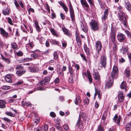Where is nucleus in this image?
Returning <instances> with one entry per match:
<instances>
[{"instance_id":"obj_39","label":"nucleus","mask_w":131,"mask_h":131,"mask_svg":"<svg viewBox=\"0 0 131 131\" xmlns=\"http://www.w3.org/2000/svg\"><path fill=\"white\" fill-rule=\"evenodd\" d=\"M83 102L86 104L88 105L89 102V100L88 98L86 97L84 100Z\"/></svg>"},{"instance_id":"obj_22","label":"nucleus","mask_w":131,"mask_h":131,"mask_svg":"<svg viewBox=\"0 0 131 131\" xmlns=\"http://www.w3.org/2000/svg\"><path fill=\"white\" fill-rule=\"evenodd\" d=\"M5 102L3 100H0V108H3L6 107Z\"/></svg>"},{"instance_id":"obj_24","label":"nucleus","mask_w":131,"mask_h":131,"mask_svg":"<svg viewBox=\"0 0 131 131\" xmlns=\"http://www.w3.org/2000/svg\"><path fill=\"white\" fill-rule=\"evenodd\" d=\"M126 83L125 82L123 81L120 85V88L122 89H126Z\"/></svg>"},{"instance_id":"obj_63","label":"nucleus","mask_w":131,"mask_h":131,"mask_svg":"<svg viewBox=\"0 0 131 131\" xmlns=\"http://www.w3.org/2000/svg\"><path fill=\"white\" fill-rule=\"evenodd\" d=\"M14 101V100L13 99L12 97L9 99L8 100V102L9 103H13Z\"/></svg>"},{"instance_id":"obj_9","label":"nucleus","mask_w":131,"mask_h":131,"mask_svg":"<svg viewBox=\"0 0 131 131\" xmlns=\"http://www.w3.org/2000/svg\"><path fill=\"white\" fill-rule=\"evenodd\" d=\"M84 74L88 79L89 83L90 84L92 83L93 82L92 78L89 71L87 70V73H84Z\"/></svg>"},{"instance_id":"obj_52","label":"nucleus","mask_w":131,"mask_h":131,"mask_svg":"<svg viewBox=\"0 0 131 131\" xmlns=\"http://www.w3.org/2000/svg\"><path fill=\"white\" fill-rule=\"evenodd\" d=\"M118 118V115L117 114H115L113 118V120L115 123H116V121Z\"/></svg>"},{"instance_id":"obj_41","label":"nucleus","mask_w":131,"mask_h":131,"mask_svg":"<svg viewBox=\"0 0 131 131\" xmlns=\"http://www.w3.org/2000/svg\"><path fill=\"white\" fill-rule=\"evenodd\" d=\"M118 14L119 18L122 17H124V16H125L124 13L122 12H119L118 13Z\"/></svg>"},{"instance_id":"obj_53","label":"nucleus","mask_w":131,"mask_h":131,"mask_svg":"<svg viewBox=\"0 0 131 131\" xmlns=\"http://www.w3.org/2000/svg\"><path fill=\"white\" fill-rule=\"evenodd\" d=\"M104 26L103 27V31H104L105 32L107 30V23H106V25H105V24H104Z\"/></svg>"},{"instance_id":"obj_19","label":"nucleus","mask_w":131,"mask_h":131,"mask_svg":"<svg viewBox=\"0 0 131 131\" xmlns=\"http://www.w3.org/2000/svg\"><path fill=\"white\" fill-rule=\"evenodd\" d=\"M80 2L82 6H85L86 8L89 7V5L87 3L86 0H80Z\"/></svg>"},{"instance_id":"obj_4","label":"nucleus","mask_w":131,"mask_h":131,"mask_svg":"<svg viewBox=\"0 0 131 131\" xmlns=\"http://www.w3.org/2000/svg\"><path fill=\"white\" fill-rule=\"evenodd\" d=\"M108 14V10L107 9H105L104 13L103 16L102 18V21L104 24L106 25L108 21L107 19Z\"/></svg>"},{"instance_id":"obj_30","label":"nucleus","mask_w":131,"mask_h":131,"mask_svg":"<svg viewBox=\"0 0 131 131\" xmlns=\"http://www.w3.org/2000/svg\"><path fill=\"white\" fill-rule=\"evenodd\" d=\"M1 56L2 59L5 62L7 63L8 64H9L10 62V61L9 60V59H7L2 54H1Z\"/></svg>"},{"instance_id":"obj_51","label":"nucleus","mask_w":131,"mask_h":131,"mask_svg":"<svg viewBox=\"0 0 131 131\" xmlns=\"http://www.w3.org/2000/svg\"><path fill=\"white\" fill-rule=\"evenodd\" d=\"M73 76L71 78L69 77L68 80V81L69 82L71 83H73L74 82V80L72 78Z\"/></svg>"},{"instance_id":"obj_3","label":"nucleus","mask_w":131,"mask_h":131,"mask_svg":"<svg viewBox=\"0 0 131 131\" xmlns=\"http://www.w3.org/2000/svg\"><path fill=\"white\" fill-rule=\"evenodd\" d=\"M50 78L48 77H45L44 79L41 81L39 82L38 85H47L49 83Z\"/></svg>"},{"instance_id":"obj_49","label":"nucleus","mask_w":131,"mask_h":131,"mask_svg":"<svg viewBox=\"0 0 131 131\" xmlns=\"http://www.w3.org/2000/svg\"><path fill=\"white\" fill-rule=\"evenodd\" d=\"M53 56L55 59L56 60L57 59L58 56L57 55V52H54L53 54Z\"/></svg>"},{"instance_id":"obj_58","label":"nucleus","mask_w":131,"mask_h":131,"mask_svg":"<svg viewBox=\"0 0 131 131\" xmlns=\"http://www.w3.org/2000/svg\"><path fill=\"white\" fill-rule=\"evenodd\" d=\"M23 68V67L21 66V65H19L17 66L16 68V69L18 70L19 69H24Z\"/></svg>"},{"instance_id":"obj_23","label":"nucleus","mask_w":131,"mask_h":131,"mask_svg":"<svg viewBox=\"0 0 131 131\" xmlns=\"http://www.w3.org/2000/svg\"><path fill=\"white\" fill-rule=\"evenodd\" d=\"M10 9L8 8H6L4 9L3 11V14L5 15H8L9 14Z\"/></svg>"},{"instance_id":"obj_18","label":"nucleus","mask_w":131,"mask_h":131,"mask_svg":"<svg viewBox=\"0 0 131 131\" xmlns=\"http://www.w3.org/2000/svg\"><path fill=\"white\" fill-rule=\"evenodd\" d=\"M77 125H78V127L80 129H82L83 128V125L82 121L81 120L80 118H79L77 121Z\"/></svg>"},{"instance_id":"obj_17","label":"nucleus","mask_w":131,"mask_h":131,"mask_svg":"<svg viewBox=\"0 0 131 131\" xmlns=\"http://www.w3.org/2000/svg\"><path fill=\"white\" fill-rule=\"evenodd\" d=\"M111 36L112 41L113 43H115L116 40L115 32L113 30L111 32Z\"/></svg>"},{"instance_id":"obj_38","label":"nucleus","mask_w":131,"mask_h":131,"mask_svg":"<svg viewBox=\"0 0 131 131\" xmlns=\"http://www.w3.org/2000/svg\"><path fill=\"white\" fill-rule=\"evenodd\" d=\"M63 9L66 12H67L68 11V8L64 4L62 3V5H61Z\"/></svg>"},{"instance_id":"obj_5","label":"nucleus","mask_w":131,"mask_h":131,"mask_svg":"<svg viewBox=\"0 0 131 131\" xmlns=\"http://www.w3.org/2000/svg\"><path fill=\"white\" fill-rule=\"evenodd\" d=\"M69 4V8L70 17L71 18L72 20L73 21L75 19V15L74 10L71 3L70 2Z\"/></svg>"},{"instance_id":"obj_15","label":"nucleus","mask_w":131,"mask_h":131,"mask_svg":"<svg viewBox=\"0 0 131 131\" xmlns=\"http://www.w3.org/2000/svg\"><path fill=\"white\" fill-rule=\"evenodd\" d=\"M34 25L37 31L38 32H40L41 31V29L39 26L38 21L36 20L35 21Z\"/></svg>"},{"instance_id":"obj_35","label":"nucleus","mask_w":131,"mask_h":131,"mask_svg":"<svg viewBox=\"0 0 131 131\" xmlns=\"http://www.w3.org/2000/svg\"><path fill=\"white\" fill-rule=\"evenodd\" d=\"M5 114L7 116L11 117H14L15 116V115L14 114L12 113V112H5Z\"/></svg>"},{"instance_id":"obj_21","label":"nucleus","mask_w":131,"mask_h":131,"mask_svg":"<svg viewBox=\"0 0 131 131\" xmlns=\"http://www.w3.org/2000/svg\"><path fill=\"white\" fill-rule=\"evenodd\" d=\"M5 80L7 82L9 83H12V81L11 77L9 74H7L5 76Z\"/></svg>"},{"instance_id":"obj_32","label":"nucleus","mask_w":131,"mask_h":131,"mask_svg":"<svg viewBox=\"0 0 131 131\" xmlns=\"http://www.w3.org/2000/svg\"><path fill=\"white\" fill-rule=\"evenodd\" d=\"M68 70L69 72L71 75L73 76L74 74V72L72 67L70 66L68 67Z\"/></svg>"},{"instance_id":"obj_43","label":"nucleus","mask_w":131,"mask_h":131,"mask_svg":"<svg viewBox=\"0 0 131 131\" xmlns=\"http://www.w3.org/2000/svg\"><path fill=\"white\" fill-rule=\"evenodd\" d=\"M125 32L129 38H131V33L129 31L126 30L125 31Z\"/></svg>"},{"instance_id":"obj_59","label":"nucleus","mask_w":131,"mask_h":131,"mask_svg":"<svg viewBox=\"0 0 131 131\" xmlns=\"http://www.w3.org/2000/svg\"><path fill=\"white\" fill-rule=\"evenodd\" d=\"M8 23L10 25H13V23L12 22V20L11 19L9 18H8Z\"/></svg>"},{"instance_id":"obj_12","label":"nucleus","mask_w":131,"mask_h":131,"mask_svg":"<svg viewBox=\"0 0 131 131\" xmlns=\"http://www.w3.org/2000/svg\"><path fill=\"white\" fill-rule=\"evenodd\" d=\"M124 3L126 9L129 11H131V5L129 2L128 0L126 1Z\"/></svg>"},{"instance_id":"obj_27","label":"nucleus","mask_w":131,"mask_h":131,"mask_svg":"<svg viewBox=\"0 0 131 131\" xmlns=\"http://www.w3.org/2000/svg\"><path fill=\"white\" fill-rule=\"evenodd\" d=\"M57 122L56 123H57L55 124V126L57 129L60 131H62V129L61 128V127L60 126V122H59L60 120L58 119H57Z\"/></svg>"},{"instance_id":"obj_44","label":"nucleus","mask_w":131,"mask_h":131,"mask_svg":"<svg viewBox=\"0 0 131 131\" xmlns=\"http://www.w3.org/2000/svg\"><path fill=\"white\" fill-rule=\"evenodd\" d=\"M121 119V116L120 115H119L118 117V118L117 119V122H116V123L118 125H119Z\"/></svg>"},{"instance_id":"obj_29","label":"nucleus","mask_w":131,"mask_h":131,"mask_svg":"<svg viewBox=\"0 0 131 131\" xmlns=\"http://www.w3.org/2000/svg\"><path fill=\"white\" fill-rule=\"evenodd\" d=\"M29 68L30 72H34L37 71L36 68L35 66H30L29 67Z\"/></svg>"},{"instance_id":"obj_33","label":"nucleus","mask_w":131,"mask_h":131,"mask_svg":"<svg viewBox=\"0 0 131 131\" xmlns=\"http://www.w3.org/2000/svg\"><path fill=\"white\" fill-rule=\"evenodd\" d=\"M131 128V123H129L127 124L125 128L126 131H129Z\"/></svg>"},{"instance_id":"obj_1","label":"nucleus","mask_w":131,"mask_h":131,"mask_svg":"<svg viewBox=\"0 0 131 131\" xmlns=\"http://www.w3.org/2000/svg\"><path fill=\"white\" fill-rule=\"evenodd\" d=\"M118 68L116 66H114L113 69V71L111 73V78L110 77L108 78L106 83L105 86L106 88H109L112 86L114 79H116L118 77Z\"/></svg>"},{"instance_id":"obj_54","label":"nucleus","mask_w":131,"mask_h":131,"mask_svg":"<svg viewBox=\"0 0 131 131\" xmlns=\"http://www.w3.org/2000/svg\"><path fill=\"white\" fill-rule=\"evenodd\" d=\"M14 4L17 9L19 7V5L17 1L15 0Z\"/></svg>"},{"instance_id":"obj_61","label":"nucleus","mask_w":131,"mask_h":131,"mask_svg":"<svg viewBox=\"0 0 131 131\" xmlns=\"http://www.w3.org/2000/svg\"><path fill=\"white\" fill-rule=\"evenodd\" d=\"M95 93L98 95L100 94V91L99 90L97 89L96 88H95Z\"/></svg>"},{"instance_id":"obj_56","label":"nucleus","mask_w":131,"mask_h":131,"mask_svg":"<svg viewBox=\"0 0 131 131\" xmlns=\"http://www.w3.org/2000/svg\"><path fill=\"white\" fill-rule=\"evenodd\" d=\"M50 115L52 117H54L56 116V114L53 112H51L50 113Z\"/></svg>"},{"instance_id":"obj_25","label":"nucleus","mask_w":131,"mask_h":131,"mask_svg":"<svg viewBox=\"0 0 131 131\" xmlns=\"http://www.w3.org/2000/svg\"><path fill=\"white\" fill-rule=\"evenodd\" d=\"M96 49H101L102 46L101 43L99 41H97L96 43Z\"/></svg>"},{"instance_id":"obj_2","label":"nucleus","mask_w":131,"mask_h":131,"mask_svg":"<svg viewBox=\"0 0 131 131\" xmlns=\"http://www.w3.org/2000/svg\"><path fill=\"white\" fill-rule=\"evenodd\" d=\"M90 24L91 29L95 31L99 29V23L98 22L92 20L90 22Z\"/></svg>"},{"instance_id":"obj_42","label":"nucleus","mask_w":131,"mask_h":131,"mask_svg":"<svg viewBox=\"0 0 131 131\" xmlns=\"http://www.w3.org/2000/svg\"><path fill=\"white\" fill-rule=\"evenodd\" d=\"M12 48L13 49L17 48V46L16 43L15 42L12 43L11 44Z\"/></svg>"},{"instance_id":"obj_28","label":"nucleus","mask_w":131,"mask_h":131,"mask_svg":"<svg viewBox=\"0 0 131 131\" xmlns=\"http://www.w3.org/2000/svg\"><path fill=\"white\" fill-rule=\"evenodd\" d=\"M76 39L78 46H80L81 45V42L78 35H76Z\"/></svg>"},{"instance_id":"obj_45","label":"nucleus","mask_w":131,"mask_h":131,"mask_svg":"<svg viewBox=\"0 0 131 131\" xmlns=\"http://www.w3.org/2000/svg\"><path fill=\"white\" fill-rule=\"evenodd\" d=\"M2 88L3 89L7 90L10 88V87L8 86L4 85L2 87Z\"/></svg>"},{"instance_id":"obj_37","label":"nucleus","mask_w":131,"mask_h":131,"mask_svg":"<svg viewBox=\"0 0 131 131\" xmlns=\"http://www.w3.org/2000/svg\"><path fill=\"white\" fill-rule=\"evenodd\" d=\"M15 52L16 54L18 56H21L23 55V53L20 51H19L18 52H15Z\"/></svg>"},{"instance_id":"obj_8","label":"nucleus","mask_w":131,"mask_h":131,"mask_svg":"<svg viewBox=\"0 0 131 131\" xmlns=\"http://www.w3.org/2000/svg\"><path fill=\"white\" fill-rule=\"evenodd\" d=\"M118 96L119 102L120 103L122 102L124 99V96L123 92L122 91H119Z\"/></svg>"},{"instance_id":"obj_57","label":"nucleus","mask_w":131,"mask_h":131,"mask_svg":"<svg viewBox=\"0 0 131 131\" xmlns=\"http://www.w3.org/2000/svg\"><path fill=\"white\" fill-rule=\"evenodd\" d=\"M50 41L52 43V44H56L57 45L58 44L59 42H58L54 40H51Z\"/></svg>"},{"instance_id":"obj_13","label":"nucleus","mask_w":131,"mask_h":131,"mask_svg":"<svg viewBox=\"0 0 131 131\" xmlns=\"http://www.w3.org/2000/svg\"><path fill=\"white\" fill-rule=\"evenodd\" d=\"M93 77L95 79L97 80H99L100 79V77L99 73L96 70L94 71Z\"/></svg>"},{"instance_id":"obj_16","label":"nucleus","mask_w":131,"mask_h":131,"mask_svg":"<svg viewBox=\"0 0 131 131\" xmlns=\"http://www.w3.org/2000/svg\"><path fill=\"white\" fill-rule=\"evenodd\" d=\"M0 34H1L3 37H5L6 38H7L8 34L6 32L5 30L3 28H0Z\"/></svg>"},{"instance_id":"obj_55","label":"nucleus","mask_w":131,"mask_h":131,"mask_svg":"<svg viewBox=\"0 0 131 131\" xmlns=\"http://www.w3.org/2000/svg\"><path fill=\"white\" fill-rule=\"evenodd\" d=\"M80 55L82 58H83V60L85 61L86 62H87L85 56L83 54L81 53H80Z\"/></svg>"},{"instance_id":"obj_62","label":"nucleus","mask_w":131,"mask_h":131,"mask_svg":"<svg viewBox=\"0 0 131 131\" xmlns=\"http://www.w3.org/2000/svg\"><path fill=\"white\" fill-rule=\"evenodd\" d=\"M4 45V42L2 41L1 39H0V46L2 48H3V47Z\"/></svg>"},{"instance_id":"obj_60","label":"nucleus","mask_w":131,"mask_h":131,"mask_svg":"<svg viewBox=\"0 0 131 131\" xmlns=\"http://www.w3.org/2000/svg\"><path fill=\"white\" fill-rule=\"evenodd\" d=\"M23 82V81H19L16 82L15 83V84L17 85H19L22 84Z\"/></svg>"},{"instance_id":"obj_64","label":"nucleus","mask_w":131,"mask_h":131,"mask_svg":"<svg viewBox=\"0 0 131 131\" xmlns=\"http://www.w3.org/2000/svg\"><path fill=\"white\" fill-rule=\"evenodd\" d=\"M127 54L129 59L130 60H130H131V53L128 52Z\"/></svg>"},{"instance_id":"obj_11","label":"nucleus","mask_w":131,"mask_h":131,"mask_svg":"<svg viewBox=\"0 0 131 131\" xmlns=\"http://www.w3.org/2000/svg\"><path fill=\"white\" fill-rule=\"evenodd\" d=\"M26 72V70L25 69H21L17 70L16 73L18 76H20L25 74Z\"/></svg>"},{"instance_id":"obj_48","label":"nucleus","mask_w":131,"mask_h":131,"mask_svg":"<svg viewBox=\"0 0 131 131\" xmlns=\"http://www.w3.org/2000/svg\"><path fill=\"white\" fill-rule=\"evenodd\" d=\"M32 59L31 58H24V59H23L22 60V61L23 62H25L27 60L28 61L31 60Z\"/></svg>"},{"instance_id":"obj_50","label":"nucleus","mask_w":131,"mask_h":131,"mask_svg":"<svg viewBox=\"0 0 131 131\" xmlns=\"http://www.w3.org/2000/svg\"><path fill=\"white\" fill-rule=\"evenodd\" d=\"M62 46L64 48H65L67 45V43L66 41H64L63 42H62Z\"/></svg>"},{"instance_id":"obj_34","label":"nucleus","mask_w":131,"mask_h":131,"mask_svg":"<svg viewBox=\"0 0 131 131\" xmlns=\"http://www.w3.org/2000/svg\"><path fill=\"white\" fill-rule=\"evenodd\" d=\"M50 31L53 35L56 37L58 36V35L57 33V32L53 29H50Z\"/></svg>"},{"instance_id":"obj_47","label":"nucleus","mask_w":131,"mask_h":131,"mask_svg":"<svg viewBox=\"0 0 131 131\" xmlns=\"http://www.w3.org/2000/svg\"><path fill=\"white\" fill-rule=\"evenodd\" d=\"M3 120L5 121H6L8 122L11 121L10 119L6 117H4L1 118Z\"/></svg>"},{"instance_id":"obj_40","label":"nucleus","mask_w":131,"mask_h":131,"mask_svg":"<svg viewBox=\"0 0 131 131\" xmlns=\"http://www.w3.org/2000/svg\"><path fill=\"white\" fill-rule=\"evenodd\" d=\"M125 73L126 75V76L127 77H129L130 75V72L128 70H126L125 72Z\"/></svg>"},{"instance_id":"obj_36","label":"nucleus","mask_w":131,"mask_h":131,"mask_svg":"<svg viewBox=\"0 0 131 131\" xmlns=\"http://www.w3.org/2000/svg\"><path fill=\"white\" fill-rule=\"evenodd\" d=\"M104 128L102 127L101 125H99L98 126L97 131H104Z\"/></svg>"},{"instance_id":"obj_31","label":"nucleus","mask_w":131,"mask_h":131,"mask_svg":"<svg viewBox=\"0 0 131 131\" xmlns=\"http://www.w3.org/2000/svg\"><path fill=\"white\" fill-rule=\"evenodd\" d=\"M81 117L84 120H86L87 118V116L85 113L83 112L80 114L79 118H81Z\"/></svg>"},{"instance_id":"obj_14","label":"nucleus","mask_w":131,"mask_h":131,"mask_svg":"<svg viewBox=\"0 0 131 131\" xmlns=\"http://www.w3.org/2000/svg\"><path fill=\"white\" fill-rule=\"evenodd\" d=\"M62 29L63 31L64 32V34L69 36H70L71 33L69 30H68L65 27H62Z\"/></svg>"},{"instance_id":"obj_20","label":"nucleus","mask_w":131,"mask_h":131,"mask_svg":"<svg viewBox=\"0 0 131 131\" xmlns=\"http://www.w3.org/2000/svg\"><path fill=\"white\" fill-rule=\"evenodd\" d=\"M48 127V125L45 124L40 128V130L41 131H47Z\"/></svg>"},{"instance_id":"obj_7","label":"nucleus","mask_w":131,"mask_h":131,"mask_svg":"<svg viewBox=\"0 0 131 131\" xmlns=\"http://www.w3.org/2000/svg\"><path fill=\"white\" fill-rule=\"evenodd\" d=\"M101 60V62H100V64H101V66L105 68L106 66V57L105 54L102 56Z\"/></svg>"},{"instance_id":"obj_10","label":"nucleus","mask_w":131,"mask_h":131,"mask_svg":"<svg viewBox=\"0 0 131 131\" xmlns=\"http://www.w3.org/2000/svg\"><path fill=\"white\" fill-rule=\"evenodd\" d=\"M119 18L121 23L123 24L125 26H126L127 23L126 17L124 16V17H122Z\"/></svg>"},{"instance_id":"obj_46","label":"nucleus","mask_w":131,"mask_h":131,"mask_svg":"<svg viewBox=\"0 0 131 131\" xmlns=\"http://www.w3.org/2000/svg\"><path fill=\"white\" fill-rule=\"evenodd\" d=\"M87 1L89 3L91 6H93L94 5L93 0H87Z\"/></svg>"},{"instance_id":"obj_6","label":"nucleus","mask_w":131,"mask_h":131,"mask_svg":"<svg viewBox=\"0 0 131 131\" xmlns=\"http://www.w3.org/2000/svg\"><path fill=\"white\" fill-rule=\"evenodd\" d=\"M117 37L118 41L121 42H123L126 38L125 35L121 33L118 34Z\"/></svg>"},{"instance_id":"obj_26","label":"nucleus","mask_w":131,"mask_h":131,"mask_svg":"<svg viewBox=\"0 0 131 131\" xmlns=\"http://www.w3.org/2000/svg\"><path fill=\"white\" fill-rule=\"evenodd\" d=\"M81 26V28L82 30L85 32H86L87 31V27L86 24H84L82 23Z\"/></svg>"}]
</instances>
